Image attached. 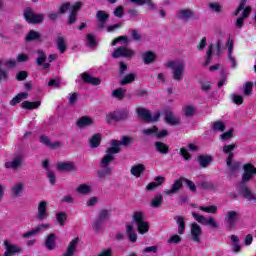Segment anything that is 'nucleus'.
Here are the masks:
<instances>
[{"instance_id":"1","label":"nucleus","mask_w":256,"mask_h":256,"mask_svg":"<svg viewBox=\"0 0 256 256\" xmlns=\"http://www.w3.org/2000/svg\"><path fill=\"white\" fill-rule=\"evenodd\" d=\"M235 149H237V145L235 144H228V145H224L223 147V153L228 155L226 158V165L231 171V173H237L239 172V169H241V162L239 161L233 162V159L235 157V153H233V151H235Z\"/></svg>"},{"instance_id":"2","label":"nucleus","mask_w":256,"mask_h":256,"mask_svg":"<svg viewBox=\"0 0 256 256\" xmlns=\"http://www.w3.org/2000/svg\"><path fill=\"white\" fill-rule=\"evenodd\" d=\"M168 69H172V77L174 81H183V73H185V63L177 61H169L166 64Z\"/></svg>"},{"instance_id":"3","label":"nucleus","mask_w":256,"mask_h":256,"mask_svg":"<svg viewBox=\"0 0 256 256\" xmlns=\"http://www.w3.org/2000/svg\"><path fill=\"white\" fill-rule=\"evenodd\" d=\"M23 15L25 21H27L30 25H39L40 23H43L45 19L44 14H35V12H33V8L31 7H27L24 10Z\"/></svg>"},{"instance_id":"4","label":"nucleus","mask_w":256,"mask_h":256,"mask_svg":"<svg viewBox=\"0 0 256 256\" xmlns=\"http://www.w3.org/2000/svg\"><path fill=\"white\" fill-rule=\"evenodd\" d=\"M23 15L25 21H27L30 25H39L40 23H43L45 19L44 14H35V12H33V8L31 7H27L24 10Z\"/></svg>"},{"instance_id":"5","label":"nucleus","mask_w":256,"mask_h":256,"mask_svg":"<svg viewBox=\"0 0 256 256\" xmlns=\"http://www.w3.org/2000/svg\"><path fill=\"white\" fill-rule=\"evenodd\" d=\"M117 153H121V148H116L113 146L107 148L106 154L101 159L100 167L109 168V164L115 161V155H117Z\"/></svg>"},{"instance_id":"6","label":"nucleus","mask_w":256,"mask_h":256,"mask_svg":"<svg viewBox=\"0 0 256 256\" xmlns=\"http://www.w3.org/2000/svg\"><path fill=\"white\" fill-rule=\"evenodd\" d=\"M243 174H242V183H249V181L253 180V176L256 175V167L253 163H246L242 167Z\"/></svg>"},{"instance_id":"7","label":"nucleus","mask_w":256,"mask_h":256,"mask_svg":"<svg viewBox=\"0 0 256 256\" xmlns=\"http://www.w3.org/2000/svg\"><path fill=\"white\" fill-rule=\"evenodd\" d=\"M134 143L135 139H133V137L130 136H123L120 141L116 139H112L110 141V145L115 147L116 149H121V145L123 147H131V145H133Z\"/></svg>"},{"instance_id":"8","label":"nucleus","mask_w":256,"mask_h":256,"mask_svg":"<svg viewBox=\"0 0 256 256\" xmlns=\"http://www.w3.org/2000/svg\"><path fill=\"white\" fill-rule=\"evenodd\" d=\"M135 55V51L132 49H128L127 47H118L114 52L112 53V57L114 59H119V57H126V59H131L132 56Z\"/></svg>"},{"instance_id":"9","label":"nucleus","mask_w":256,"mask_h":256,"mask_svg":"<svg viewBox=\"0 0 256 256\" xmlns=\"http://www.w3.org/2000/svg\"><path fill=\"white\" fill-rule=\"evenodd\" d=\"M37 58L35 60L36 67H43V69H49L51 67V64L47 63V54L43 49H38L36 51Z\"/></svg>"},{"instance_id":"10","label":"nucleus","mask_w":256,"mask_h":256,"mask_svg":"<svg viewBox=\"0 0 256 256\" xmlns=\"http://www.w3.org/2000/svg\"><path fill=\"white\" fill-rule=\"evenodd\" d=\"M239 212L231 210L228 211L225 217V221L228 223L230 230L236 229L237 221H239Z\"/></svg>"},{"instance_id":"11","label":"nucleus","mask_w":256,"mask_h":256,"mask_svg":"<svg viewBox=\"0 0 256 256\" xmlns=\"http://www.w3.org/2000/svg\"><path fill=\"white\" fill-rule=\"evenodd\" d=\"M240 195L244 197V199H248V201H256V196L247 186V182L240 183Z\"/></svg>"},{"instance_id":"12","label":"nucleus","mask_w":256,"mask_h":256,"mask_svg":"<svg viewBox=\"0 0 256 256\" xmlns=\"http://www.w3.org/2000/svg\"><path fill=\"white\" fill-rule=\"evenodd\" d=\"M190 234L194 243H201V235H203V230L201 229V226H199V224H191Z\"/></svg>"},{"instance_id":"13","label":"nucleus","mask_w":256,"mask_h":256,"mask_svg":"<svg viewBox=\"0 0 256 256\" xmlns=\"http://www.w3.org/2000/svg\"><path fill=\"white\" fill-rule=\"evenodd\" d=\"M81 79L83 83H85L86 85H93L94 87L101 85V78L94 77L87 72H84L81 74Z\"/></svg>"},{"instance_id":"14","label":"nucleus","mask_w":256,"mask_h":256,"mask_svg":"<svg viewBox=\"0 0 256 256\" xmlns=\"http://www.w3.org/2000/svg\"><path fill=\"white\" fill-rule=\"evenodd\" d=\"M44 247H46L48 251H55L57 248V235H55V233H50L46 236Z\"/></svg>"},{"instance_id":"15","label":"nucleus","mask_w":256,"mask_h":256,"mask_svg":"<svg viewBox=\"0 0 256 256\" xmlns=\"http://www.w3.org/2000/svg\"><path fill=\"white\" fill-rule=\"evenodd\" d=\"M183 183H184V180H183V176H182L174 181L171 189L164 191L165 195H175V194L179 193V191H181V189H183Z\"/></svg>"},{"instance_id":"16","label":"nucleus","mask_w":256,"mask_h":256,"mask_svg":"<svg viewBox=\"0 0 256 256\" xmlns=\"http://www.w3.org/2000/svg\"><path fill=\"white\" fill-rule=\"evenodd\" d=\"M165 121L168 125H179L181 123V118L178 116L173 115V111H171V108H167L165 110Z\"/></svg>"},{"instance_id":"17","label":"nucleus","mask_w":256,"mask_h":256,"mask_svg":"<svg viewBox=\"0 0 256 256\" xmlns=\"http://www.w3.org/2000/svg\"><path fill=\"white\" fill-rule=\"evenodd\" d=\"M49 217L47 213V201H41L38 203V215L36 217L37 221H45Z\"/></svg>"},{"instance_id":"18","label":"nucleus","mask_w":256,"mask_h":256,"mask_svg":"<svg viewBox=\"0 0 256 256\" xmlns=\"http://www.w3.org/2000/svg\"><path fill=\"white\" fill-rule=\"evenodd\" d=\"M95 123V120L91 116H82L76 121V127L79 129H85V127H91Z\"/></svg>"},{"instance_id":"19","label":"nucleus","mask_w":256,"mask_h":256,"mask_svg":"<svg viewBox=\"0 0 256 256\" xmlns=\"http://www.w3.org/2000/svg\"><path fill=\"white\" fill-rule=\"evenodd\" d=\"M77 245H79V237H76L69 242L68 247L63 256H74L75 251H77Z\"/></svg>"},{"instance_id":"20","label":"nucleus","mask_w":256,"mask_h":256,"mask_svg":"<svg viewBox=\"0 0 256 256\" xmlns=\"http://www.w3.org/2000/svg\"><path fill=\"white\" fill-rule=\"evenodd\" d=\"M136 113L142 121L145 123H151V111H149L147 108L140 107L136 109Z\"/></svg>"},{"instance_id":"21","label":"nucleus","mask_w":256,"mask_h":256,"mask_svg":"<svg viewBox=\"0 0 256 256\" xmlns=\"http://www.w3.org/2000/svg\"><path fill=\"white\" fill-rule=\"evenodd\" d=\"M4 245L6 247V251L4 252V256L15 255V253H21V248L17 245L10 244L9 240L4 241Z\"/></svg>"},{"instance_id":"22","label":"nucleus","mask_w":256,"mask_h":256,"mask_svg":"<svg viewBox=\"0 0 256 256\" xmlns=\"http://www.w3.org/2000/svg\"><path fill=\"white\" fill-rule=\"evenodd\" d=\"M23 160L21 157H15L12 161H8L4 164L5 169H13V171H17L19 167H21Z\"/></svg>"},{"instance_id":"23","label":"nucleus","mask_w":256,"mask_h":256,"mask_svg":"<svg viewBox=\"0 0 256 256\" xmlns=\"http://www.w3.org/2000/svg\"><path fill=\"white\" fill-rule=\"evenodd\" d=\"M58 171H67L73 173L75 171V162H59L57 164Z\"/></svg>"},{"instance_id":"24","label":"nucleus","mask_w":256,"mask_h":256,"mask_svg":"<svg viewBox=\"0 0 256 256\" xmlns=\"http://www.w3.org/2000/svg\"><path fill=\"white\" fill-rule=\"evenodd\" d=\"M155 182H150L147 186H146V191H155V189H157L159 187V185H161L162 183H165V177L163 176H156L154 178Z\"/></svg>"},{"instance_id":"25","label":"nucleus","mask_w":256,"mask_h":256,"mask_svg":"<svg viewBox=\"0 0 256 256\" xmlns=\"http://www.w3.org/2000/svg\"><path fill=\"white\" fill-rule=\"evenodd\" d=\"M154 147L157 151V153H160V155H168L170 149L169 145H167L165 142L156 141L154 143Z\"/></svg>"},{"instance_id":"26","label":"nucleus","mask_w":256,"mask_h":256,"mask_svg":"<svg viewBox=\"0 0 256 256\" xmlns=\"http://www.w3.org/2000/svg\"><path fill=\"white\" fill-rule=\"evenodd\" d=\"M42 229H49V224L38 225L34 229L22 234V237L23 239H29V237H33V235H37V233H39V231H41Z\"/></svg>"},{"instance_id":"27","label":"nucleus","mask_w":256,"mask_h":256,"mask_svg":"<svg viewBox=\"0 0 256 256\" xmlns=\"http://www.w3.org/2000/svg\"><path fill=\"white\" fill-rule=\"evenodd\" d=\"M40 143H43V145H46V147H50V149H57V147H61V142H51L49 137L46 135L40 136Z\"/></svg>"},{"instance_id":"28","label":"nucleus","mask_w":256,"mask_h":256,"mask_svg":"<svg viewBox=\"0 0 256 256\" xmlns=\"http://www.w3.org/2000/svg\"><path fill=\"white\" fill-rule=\"evenodd\" d=\"M213 161V156L211 155H199L198 156V163L201 167V169H206L208 165H211V162Z\"/></svg>"},{"instance_id":"29","label":"nucleus","mask_w":256,"mask_h":256,"mask_svg":"<svg viewBox=\"0 0 256 256\" xmlns=\"http://www.w3.org/2000/svg\"><path fill=\"white\" fill-rule=\"evenodd\" d=\"M126 234L130 243L137 242V232H135V228L131 224L126 225Z\"/></svg>"},{"instance_id":"30","label":"nucleus","mask_w":256,"mask_h":256,"mask_svg":"<svg viewBox=\"0 0 256 256\" xmlns=\"http://www.w3.org/2000/svg\"><path fill=\"white\" fill-rule=\"evenodd\" d=\"M142 59L145 65H151V63H155L157 54L153 51H147L142 55Z\"/></svg>"},{"instance_id":"31","label":"nucleus","mask_w":256,"mask_h":256,"mask_svg":"<svg viewBox=\"0 0 256 256\" xmlns=\"http://www.w3.org/2000/svg\"><path fill=\"white\" fill-rule=\"evenodd\" d=\"M25 189V185L23 182L17 183L12 186V197H21L23 195V191Z\"/></svg>"},{"instance_id":"32","label":"nucleus","mask_w":256,"mask_h":256,"mask_svg":"<svg viewBox=\"0 0 256 256\" xmlns=\"http://www.w3.org/2000/svg\"><path fill=\"white\" fill-rule=\"evenodd\" d=\"M130 173L134 177H141V175H143V173H145V165L138 164V165L132 166L131 170H130Z\"/></svg>"},{"instance_id":"33","label":"nucleus","mask_w":256,"mask_h":256,"mask_svg":"<svg viewBox=\"0 0 256 256\" xmlns=\"http://www.w3.org/2000/svg\"><path fill=\"white\" fill-rule=\"evenodd\" d=\"M40 106H41V101H34V102L24 101L21 104L22 109H27L28 111H33V109H39Z\"/></svg>"},{"instance_id":"34","label":"nucleus","mask_w":256,"mask_h":256,"mask_svg":"<svg viewBox=\"0 0 256 256\" xmlns=\"http://www.w3.org/2000/svg\"><path fill=\"white\" fill-rule=\"evenodd\" d=\"M193 17H195V13H193L189 9L180 10L179 14H178V19H180L181 21H185V20H188V19H193Z\"/></svg>"},{"instance_id":"35","label":"nucleus","mask_w":256,"mask_h":256,"mask_svg":"<svg viewBox=\"0 0 256 256\" xmlns=\"http://www.w3.org/2000/svg\"><path fill=\"white\" fill-rule=\"evenodd\" d=\"M39 39H41V34L35 30H29L25 37L26 43H31V41H39Z\"/></svg>"},{"instance_id":"36","label":"nucleus","mask_w":256,"mask_h":256,"mask_svg":"<svg viewBox=\"0 0 256 256\" xmlns=\"http://www.w3.org/2000/svg\"><path fill=\"white\" fill-rule=\"evenodd\" d=\"M116 115L118 118V123L121 121H127V119H129V111L125 108L116 110Z\"/></svg>"},{"instance_id":"37","label":"nucleus","mask_w":256,"mask_h":256,"mask_svg":"<svg viewBox=\"0 0 256 256\" xmlns=\"http://www.w3.org/2000/svg\"><path fill=\"white\" fill-rule=\"evenodd\" d=\"M125 93H127V89L117 88L112 91V97L118 99V101H123V99H125Z\"/></svg>"},{"instance_id":"38","label":"nucleus","mask_w":256,"mask_h":256,"mask_svg":"<svg viewBox=\"0 0 256 256\" xmlns=\"http://www.w3.org/2000/svg\"><path fill=\"white\" fill-rule=\"evenodd\" d=\"M29 96V94L27 92H21L18 95H16L11 101H10V105L12 107H15V105L21 103V101H23V99H27V97Z\"/></svg>"},{"instance_id":"39","label":"nucleus","mask_w":256,"mask_h":256,"mask_svg":"<svg viewBox=\"0 0 256 256\" xmlns=\"http://www.w3.org/2000/svg\"><path fill=\"white\" fill-rule=\"evenodd\" d=\"M56 45L60 53H64L65 51H67V43H65V38L63 36L59 35L57 37Z\"/></svg>"},{"instance_id":"40","label":"nucleus","mask_w":256,"mask_h":256,"mask_svg":"<svg viewBox=\"0 0 256 256\" xmlns=\"http://www.w3.org/2000/svg\"><path fill=\"white\" fill-rule=\"evenodd\" d=\"M174 219L178 225V235H183V233H185V218L183 216H179Z\"/></svg>"},{"instance_id":"41","label":"nucleus","mask_w":256,"mask_h":256,"mask_svg":"<svg viewBox=\"0 0 256 256\" xmlns=\"http://www.w3.org/2000/svg\"><path fill=\"white\" fill-rule=\"evenodd\" d=\"M101 145V135L99 133L94 134L90 139V146L92 149H97Z\"/></svg>"},{"instance_id":"42","label":"nucleus","mask_w":256,"mask_h":256,"mask_svg":"<svg viewBox=\"0 0 256 256\" xmlns=\"http://www.w3.org/2000/svg\"><path fill=\"white\" fill-rule=\"evenodd\" d=\"M86 45L88 47L94 48L99 45V41H97V38L93 34H87L86 35Z\"/></svg>"},{"instance_id":"43","label":"nucleus","mask_w":256,"mask_h":256,"mask_svg":"<svg viewBox=\"0 0 256 256\" xmlns=\"http://www.w3.org/2000/svg\"><path fill=\"white\" fill-rule=\"evenodd\" d=\"M135 79H137V75L134 73H129L123 77V79L120 81V85H129L130 83H133Z\"/></svg>"},{"instance_id":"44","label":"nucleus","mask_w":256,"mask_h":256,"mask_svg":"<svg viewBox=\"0 0 256 256\" xmlns=\"http://www.w3.org/2000/svg\"><path fill=\"white\" fill-rule=\"evenodd\" d=\"M96 19L98 23H107V19H109V14L103 10H99L96 13Z\"/></svg>"},{"instance_id":"45","label":"nucleus","mask_w":256,"mask_h":256,"mask_svg":"<svg viewBox=\"0 0 256 256\" xmlns=\"http://www.w3.org/2000/svg\"><path fill=\"white\" fill-rule=\"evenodd\" d=\"M138 226V232L140 233V235H145V233H148L149 232V223L148 222H139L137 224Z\"/></svg>"},{"instance_id":"46","label":"nucleus","mask_w":256,"mask_h":256,"mask_svg":"<svg viewBox=\"0 0 256 256\" xmlns=\"http://www.w3.org/2000/svg\"><path fill=\"white\" fill-rule=\"evenodd\" d=\"M163 204V195H156L154 196V198L152 199L150 205L152 207H154L155 209H157V207H160Z\"/></svg>"},{"instance_id":"47","label":"nucleus","mask_w":256,"mask_h":256,"mask_svg":"<svg viewBox=\"0 0 256 256\" xmlns=\"http://www.w3.org/2000/svg\"><path fill=\"white\" fill-rule=\"evenodd\" d=\"M56 219H57L60 227H65V222L67 221V213H65V212L56 213Z\"/></svg>"},{"instance_id":"48","label":"nucleus","mask_w":256,"mask_h":256,"mask_svg":"<svg viewBox=\"0 0 256 256\" xmlns=\"http://www.w3.org/2000/svg\"><path fill=\"white\" fill-rule=\"evenodd\" d=\"M212 57H213V44H210L208 47V50L206 52V59L203 63L204 67H207V65H209V63H211Z\"/></svg>"},{"instance_id":"49","label":"nucleus","mask_w":256,"mask_h":256,"mask_svg":"<svg viewBox=\"0 0 256 256\" xmlns=\"http://www.w3.org/2000/svg\"><path fill=\"white\" fill-rule=\"evenodd\" d=\"M185 117H193L195 115V106L193 105H187L182 109Z\"/></svg>"},{"instance_id":"50","label":"nucleus","mask_w":256,"mask_h":256,"mask_svg":"<svg viewBox=\"0 0 256 256\" xmlns=\"http://www.w3.org/2000/svg\"><path fill=\"white\" fill-rule=\"evenodd\" d=\"M200 187L204 189V191H217V187L212 182L203 181L200 183Z\"/></svg>"},{"instance_id":"51","label":"nucleus","mask_w":256,"mask_h":256,"mask_svg":"<svg viewBox=\"0 0 256 256\" xmlns=\"http://www.w3.org/2000/svg\"><path fill=\"white\" fill-rule=\"evenodd\" d=\"M103 223H105L103 220L96 218L92 224L93 231L99 233V231L103 228Z\"/></svg>"},{"instance_id":"52","label":"nucleus","mask_w":256,"mask_h":256,"mask_svg":"<svg viewBox=\"0 0 256 256\" xmlns=\"http://www.w3.org/2000/svg\"><path fill=\"white\" fill-rule=\"evenodd\" d=\"M183 180H184L186 187H188L192 193H197V186L195 185L194 181H191V180L187 179L186 177H183Z\"/></svg>"},{"instance_id":"53","label":"nucleus","mask_w":256,"mask_h":256,"mask_svg":"<svg viewBox=\"0 0 256 256\" xmlns=\"http://www.w3.org/2000/svg\"><path fill=\"white\" fill-rule=\"evenodd\" d=\"M71 9V2L62 3L58 9L59 15H65Z\"/></svg>"},{"instance_id":"54","label":"nucleus","mask_w":256,"mask_h":256,"mask_svg":"<svg viewBox=\"0 0 256 256\" xmlns=\"http://www.w3.org/2000/svg\"><path fill=\"white\" fill-rule=\"evenodd\" d=\"M109 213H111L110 210L102 209L98 212V219L101 221H109Z\"/></svg>"},{"instance_id":"55","label":"nucleus","mask_w":256,"mask_h":256,"mask_svg":"<svg viewBox=\"0 0 256 256\" xmlns=\"http://www.w3.org/2000/svg\"><path fill=\"white\" fill-rule=\"evenodd\" d=\"M199 210L204 211V213H212L213 215H215L217 213V206H200Z\"/></svg>"},{"instance_id":"56","label":"nucleus","mask_w":256,"mask_h":256,"mask_svg":"<svg viewBox=\"0 0 256 256\" xmlns=\"http://www.w3.org/2000/svg\"><path fill=\"white\" fill-rule=\"evenodd\" d=\"M243 93L246 97H249V95H252V93H253V82H246L245 83Z\"/></svg>"},{"instance_id":"57","label":"nucleus","mask_w":256,"mask_h":256,"mask_svg":"<svg viewBox=\"0 0 256 256\" xmlns=\"http://www.w3.org/2000/svg\"><path fill=\"white\" fill-rule=\"evenodd\" d=\"M208 7L211 11H214V13H221V9H223V6L218 2H211Z\"/></svg>"},{"instance_id":"58","label":"nucleus","mask_w":256,"mask_h":256,"mask_svg":"<svg viewBox=\"0 0 256 256\" xmlns=\"http://www.w3.org/2000/svg\"><path fill=\"white\" fill-rule=\"evenodd\" d=\"M78 193H81V195H87L91 193V187L87 184H82L77 188Z\"/></svg>"},{"instance_id":"59","label":"nucleus","mask_w":256,"mask_h":256,"mask_svg":"<svg viewBox=\"0 0 256 256\" xmlns=\"http://www.w3.org/2000/svg\"><path fill=\"white\" fill-rule=\"evenodd\" d=\"M106 121L107 123H113V121H115V123H119V120L117 118V112L113 111L110 112L106 115Z\"/></svg>"},{"instance_id":"60","label":"nucleus","mask_w":256,"mask_h":256,"mask_svg":"<svg viewBox=\"0 0 256 256\" xmlns=\"http://www.w3.org/2000/svg\"><path fill=\"white\" fill-rule=\"evenodd\" d=\"M47 179L51 185H55L57 183V176L55 172L51 170H47Z\"/></svg>"},{"instance_id":"61","label":"nucleus","mask_w":256,"mask_h":256,"mask_svg":"<svg viewBox=\"0 0 256 256\" xmlns=\"http://www.w3.org/2000/svg\"><path fill=\"white\" fill-rule=\"evenodd\" d=\"M143 218H144L143 212L136 211V212H134L132 219H133L134 223L139 224V223H143Z\"/></svg>"},{"instance_id":"62","label":"nucleus","mask_w":256,"mask_h":256,"mask_svg":"<svg viewBox=\"0 0 256 256\" xmlns=\"http://www.w3.org/2000/svg\"><path fill=\"white\" fill-rule=\"evenodd\" d=\"M180 155L185 161H191V153H189V150H187V148H180Z\"/></svg>"},{"instance_id":"63","label":"nucleus","mask_w":256,"mask_h":256,"mask_svg":"<svg viewBox=\"0 0 256 256\" xmlns=\"http://www.w3.org/2000/svg\"><path fill=\"white\" fill-rule=\"evenodd\" d=\"M213 131H225V124L222 121H216L212 127Z\"/></svg>"},{"instance_id":"64","label":"nucleus","mask_w":256,"mask_h":256,"mask_svg":"<svg viewBox=\"0 0 256 256\" xmlns=\"http://www.w3.org/2000/svg\"><path fill=\"white\" fill-rule=\"evenodd\" d=\"M81 7H83V2H76L72 8L70 13H72L73 15H77L79 13V11L81 10Z\"/></svg>"}]
</instances>
